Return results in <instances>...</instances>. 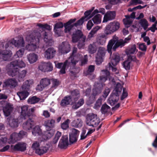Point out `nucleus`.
Returning <instances> with one entry per match:
<instances>
[{
	"mask_svg": "<svg viewBox=\"0 0 157 157\" xmlns=\"http://www.w3.org/2000/svg\"><path fill=\"white\" fill-rule=\"evenodd\" d=\"M26 145L25 143L20 142L14 146L11 145V147L15 151H23L26 150Z\"/></svg>",
	"mask_w": 157,
	"mask_h": 157,
	"instance_id": "aec40b11",
	"label": "nucleus"
},
{
	"mask_svg": "<svg viewBox=\"0 0 157 157\" xmlns=\"http://www.w3.org/2000/svg\"><path fill=\"white\" fill-rule=\"evenodd\" d=\"M113 59L111 61L112 64L114 66H116L120 61V59L118 54H113L112 56Z\"/></svg>",
	"mask_w": 157,
	"mask_h": 157,
	"instance_id": "f704fd0d",
	"label": "nucleus"
},
{
	"mask_svg": "<svg viewBox=\"0 0 157 157\" xmlns=\"http://www.w3.org/2000/svg\"><path fill=\"white\" fill-rule=\"evenodd\" d=\"M38 56L34 53H30L27 55V58L30 64L33 63L38 59Z\"/></svg>",
	"mask_w": 157,
	"mask_h": 157,
	"instance_id": "cd10ccee",
	"label": "nucleus"
},
{
	"mask_svg": "<svg viewBox=\"0 0 157 157\" xmlns=\"http://www.w3.org/2000/svg\"><path fill=\"white\" fill-rule=\"evenodd\" d=\"M27 72V71L25 70H22L20 72L18 71L17 78L19 81L21 82L23 81Z\"/></svg>",
	"mask_w": 157,
	"mask_h": 157,
	"instance_id": "ea45409f",
	"label": "nucleus"
},
{
	"mask_svg": "<svg viewBox=\"0 0 157 157\" xmlns=\"http://www.w3.org/2000/svg\"><path fill=\"white\" fill-rule=\"evenodd\" d=\"M56 51L52 48H48L44 52V56L48 59L52 58L55 55Z\"/></svg>",
	"mask_w": 157,
	"mask_h": 157,
	"instance_id": "5701e85b",
	"label": "nucleus"
},
{
	"mask_svg": "<svg viewBox=\"0 0 157 157\" xmlns=\"http://www.w3.org/2000/svg\"><path fill=\"white\" fill-rule=\"evenodd\" d=\"M76 20V19L75 18L71 19L64 24V27H65V33H70L71 30L72 29L73 26H74L77 27L78 25H82L84 21H86L84 17H82L76 23L72 25H71V24L75 22Z\"/></svg>",
	"mask_w": 157,
	"mask_h": 157,
	"instance_id": "1a4fd4ad",
	"label": "nucleus"
},
{
	"mask_svg": "<svg viewBox=\"0 0 157 157\" xmlns=\"http://www.w3.org/2000/svg\"><path fill=\"white\" fill-rule=\"evenodd\" d=\"M63 26V25L62 23L61 22H59L55 24L54 29H61V28H62Z\"/></svg>",
	"mask_w": 157,
	"mask_h": 157,
	"instance_id": "0e129e2a",
	"label": "nucleus"
},
{
	"mask_svg": "<svg viewBox=\"0 0 157 157\" xmlns=\"http://www.w3.org/2000/svg\"><path fill=\"white\" fill-rule=\"evenodd\" d=\"M19 140L17 133L14 132L10 135L8 140V143L9 144H13Z\"/></svg>",
	"mask_w": 157,
	"mask_h": 157,
	"instance_id": "7c9ffc66",
	"label": "nucleus"
},
{
	"mask_svg": "<svg viewBox=\"0 0 157 157\" xmlns=\"http://www.w3.org/2000/svg\"><path fill=\"white\" fill-rule=\"evenodd\" d=\"M88 61L87 56L86 55L84 56V58L82 60L81 65L82 66L86 63Z\"/></svg>",
	"mask_w": 157,
	"mask_h": 157,
	"instance_id": "338daca9",
	"label": "nucleus"
},
{
	"mask_svg": "<svg viewBox=\"0 0 157 157\" xmlns=\"http://www.w3.org/2000/svg\"><path fill=\"white\" fill-rule=\"evenodd\" d=\"M98 44V43L97 42L89 46L88 49L90 53L93 54L96 52Z\"/></svg>",
	"mask_w": 157,
	"mask_h": 157,
	"instance_id": "58836bf2",
	"label": "nucleus"
},
{
	"mask_svg": "<svg viewBox=\"0 0 157 157\" xmlns=\"http://www.w3.org/2000/svg\"><path fill=\"white\" fill-rule=\"evenodd\" d=\"M82 123V122L81 119H78L73 121L71 123V125L73 127L78 128L81 127Z\"/></svg>",
	"mask_w": 157,
	"mask_h": 157,
	"instance_id": "79ce46f5",
	"label": "nucleus"
},
{
	"mask_svg": "<svg viewBox=\"0 0 157 157\" xmlns=\"http://www.w3.org/2000/svg\"><path fill=\"white\" fill-rule=\"evenodd\" d=\"M78 137L73 136L72 135H69V141L70 143H73L77 141V138Z\"/></svg>",
	"mask_w": 157,
	"mask_h": 157,
	"instance_id": "bf43d9fd",
	"label": "nucleus"
},
{
	"mask_svg": "<svg viewBox=\"0 0 157 157\" xmlns=\"http://www.w3.org/2000/svg\"><path fill=\"white\" fill-rule=\"evenodd\" d=\"M68 145V137L67 135L63 136L60 140L58 146L61 148H65Z\"/></svg>",
	"mask_w": 157,
	"mask_h": 157,
	"instance_id": "393cba45",
	"label": "nucleus"
},
{
	"mask_svg": "<svg viewBox=\"0 0 157 157\" xmlns=\"http://www.w3.org/2000/svg\"><path fill=\"white\" fill-rule=\"evenodd\" d=\"M127 59L129 61H133L136 63H137L139 62V60L137 59L136 56H128Z\"/></svg>",
	"mask_w": 157,
	"mask_h": 157,
	"instance_id": "13d9d810",
	"label": "nucleus"
},
{
	"mask_svg": "<svg viewBox=\"0 0 157 157\" xmlns=\"http://www.w3.org/2000/svg\"><path fill=\"white\" fill-rule=\"evenodd\" d=\"M79 68H74L72 69H70V72L71 73V75L74 76L75 77V75L76 74L79 72Z\"/></svg>",
	"mask_w": 157,
	"mask_h": 157,
	"instance_id": "4d7b16f0",
	"label": "nucleus"
},
{
	"mask_svg": "<svg viewBox=\"0 0 157 157\" xmlns=\"http://www.w3.org/2000/svg\"><path fill=\"white\" fill-rule=\"evenodd\" d=\"M143 3V2L140 0H132L130 2V4L133 5H136L138 4H142Z\"/></svg>",
	"mask_w": 157,
	"mask_h": 157,
	"instance_id": "052dcab7",
	"label": "nucleus"
},
{
	"mask_svg": "<svg viewBox=\"0 0 157 157\" xmlns=\"http://www.w3.org/2000/svg\"><path fill=\"white\" fill-rule=\"evenodd\" d=\"M21 117L25 119L27 117L31 116L30 113H29L28 107L27 105H24L21 107Z\"/></svg>",
	"mask_w": 157,
	"mask_h": 157,
	"instance_id": "412c9836",
	"label": "nucleus"
},
{
	"mask_svg": "<svg viewBox=\"0 0 157 157\" xmlns=\"http://www.w3.org/2000/svg\"><path fill=\"white\" fill-rule=\"evenodd\" d=\"M140 24L144 30L147 29L148 26V23L146 19H141L140 21Z\"/></svg>",
	"mask_w": 157,
	"mask_h": 157,
	"instance_id": "49530a36",
	"label": "nucleus"
},
{
	"mask_svg": "<svg viewBox=\"0 0 157 157\" xmlns=\"http://www.w3.org/2000/svg\"><path fill=\"white\" fill-rule=\"evenodd\" d=\"M123 66L124 68L127 70L130 69L131 67V61H129L127 59L123 63Z\"/></svg>",
	"mask_w": 157,
	"mask_h": 157,
	"instance_id": "8fccbe9b",
	"label": "nucleus"
},
{
	"mask_svg": "<svg viewBox=\"0 0 157 157\" xmlns=\"http://www.w3.org/2000/svg\"><path fill=\"white\" fill-rule=\"evenodd\" d=\"M18 136L19 140H20L24 136H25L26 134V132L23 131H21L18 133H17Z\"/></svg>",
	"mask_w": 157,
	"mask_h": 157,
	"instance_id": "774afa93",
	"label": "nucleus"
},
{
	"mask_svg": "<svg viewBox=\"0 0 157 157\" xmlns=\"http://www.w3.org/2000/svg\"><path fill=\"white\" fill-rule=\"evenodd\" d=\"M25 52L24 48H21L17 51L14 55V58H21Z\"/></svg>",
	"mask_w": 157,
	"mask_h": 157,
	"instance_id": "de8ad7c7",
	"label": "nucleus"
},
{
	"mask_svg": "<svg viewBox=\"0 0 157 157\" xmlns=\"http://www.w3.org/2000/svg\"><path fill=\"white\" fill-rule=\"evenodd\" d=\"M54 31L56 35L57 36H61L62 35L63 31L61 29H54Z\"/></svg>",
	"mask_w": 157,
	"mask_h": 157,
	"instance_id": "680f3d73",
	"label": "nucleus"
},
{
	"mask_svg": "<svg viewBox=\"0 0 157 157\" xmlns=\"http://www.w3.org/2000/svg\"><path fill=\"white\" fill-rule=\"evenodd\" d=\"M11 66V63H10L7 66L6 70L7 74L12 77L18 75L19 69L16 67H12Z\"/></svg>",
	"mask_w": 157,
	"mask_h": 157,
	"instance_id": "dca6fc26",
	"label": "nucleus"
},
{
	"mask_svg": "<svg viewBox=\"0 0 157 157\" xmlns=\"http://www.w3.org/2000/svg\"><path fill=\"white\" fill-rule=\"evenodd\" d=\"M110 110V107L106 104L103 105L101 109L102 114H105Z\"/></svg>",
	"mask_w": 157,
	"mask_h": 157,
	"instance_id": "c03bdc74",
	"label": "nucleus"
},
{
	"mask_svg": "<svg viewBox=\"0 0 157 157\" xmlns=\"http://www.w3.org/2000/svg\"><path fill=\"white\" fill-rule=\"evenodd\" d=\"M79 131L73 128L72 130V132L70 134L73 136L78 137L79 134Z\"/></svg>",
	"mask_w": 157,
	"mask_h": 157,
	"instance_id": "69168bd1",
	"label": "nucleus"
},
{
	"mask_svg": "<svg viewBox=\"0 0 157 157\" xmlns=\"http://www.w3.org/2000/svg\"><path fill=\"white\" fill-rule=\"evenodd\" d=\"M138 50L136 49V45L134 44L128 46L126 50V52L127 55L134 54L137 52Z\"/></svg>",
	"mask_w": 157,
	"mask_h": 157,
	"instance_id": "2f4dec72",
	"label": "nucleus"
},
{
	"mask_svg": "<svg viewBox=\"0 0 157 157\" xmlns=\"http://www.w3.org/2000/svg\"><path fill=\"white\" fill-rule=\"evenodd\" d=\"M50 83V80L46 78H43L40 81V83L45 87L49 85Z\"/></svg>",
	"mask_w": 157,
	"mask_h": 157,
	"instance_id": "a18cd8bd",
	"label": "nucleus"
},
{
	"mask_svg": "<svg viewBox=\"0 0 157 157\" xmlns=\"http://www.w3.org/2000/svg\"><path fill=\"white\" fill-rule=\"evenodd\" d=\"M120 27V24L118 22H110L105 27V33L106 35L111 34L118 30Z\"/></svg>",
	"mask_w": 157,
	"mask_h": 157,
	"instance_id": "9d476101",
	"label": "nucleus"
},
{
	"mask_svg": "<svg viewBox=\"0 0 157 157\" xmlns=\"http://www.w3.org/2000/svg\"><path fill=\"white\" fill-rule=\"evenodd\" d=\"M106 50L103 47H99V65L102 63L104 60Z\"/></svg>",
	"mask_w": 157,
	"mask_h": 157,
	"instance_id": "c756f323",
	"label": "nucleus"
},
{
	"mask_svg": "<svg viewBox=\"0 0 157 157\" xmlns=\"http://www.w3.org/2000/svg\"><path fill=\"white\" fill-rule=\"evenodd\" d=\"M75 102L74 101L72 102V104L73 105L72 107L74 109H77L84 103V100L83 98L80 99L77 102Z\"/></svg>",
	"mask_w": 157,
	"mask_h": 157,
	"instance_id": "e433bc0d",
	"label": "nucleus"
},
{
	"mask_svg": "<svg viewBox=\"0 0 157 157\" xmlns=\"http://www.w3.org/2000/svg\"><path fill=\"white\" fill-rule=\"evenodd\" d=\"M40 100V98L34 96L30 97L28 100V102L29 104H34L38 102Z\"/></svg>",
	"mask_w": 157,
	"mask_h": 157,
	"instance_id": "a19ab883",
	"label": "nucleus"
},
{
	"mask_svg": "<svg viewBox=\"0 0 157 157\" xmlns=\"http://www.w3.org/2000/svg\"><path fill=\"white\" fill-rule=\"evenodd\" d=\"M17 85V82L14 78H9L5 80L3 84V88L10 87L11 88L15 87Z\"/></svg>",
	"mask_w": 157,
	"mask_h": 157,
	"instance_id": "f3484780",
	"label": "nucleus"
},
{
	"mask_svg": "<svg viewBox=\"0 0 157 157\" xmlns=\"http://www.w3.org/2000/svg\"><path fill=\"white\" fill-rule=\"evenodd\" d=\"M61 136V133L59 132H58L56 134V135L54 138L52 142L54 144H56L58 141L60 137Z\"/></svg>",
	"mask_w": 157,
	"mask_h": 157,
	"instance_id": "864d4df0",
	"label": "nucleus"
},
{
	"mask_svg": "<svg viewBox=\"0 0 157 157\" xmlns=\"http://www.w3.org/2000/svg\"><path fill=\"white\" fill-rule=\"evenodd\" d=\"M52 63L50 62H42L39 65L38 69L43 72H50L53 70Z\"/></svg>",
	"mask_w": 157,
	"mask_h": 157,
	"instance_id": "4468645a",
	"label": "nucleus"
},
{
	"mask_svg": "<svg viewBox=\"0 0 157 157\" xmlns=\"http://www.w3.org/2000/svg\"><path fill=\"white\" fill-rule=\"evenodd\" d=\"M106 35L103 34L99 36V44L102 45L105 43L106 39Z\"/></svg>",
	"mask_w": 157,
	"mask_h": 157,
	"instance_id": "09e8293b",
	"label": "nucleus"
},
{
	"mask_svg": "<svg viewBox=\"0 0 157 157\" xmlns=\"http://www.w3.org/2000/svg\"><path fill=\"white\" fill-rule=\"evenodd\" d=\"M122 86L120 83L116 85L114 89L108 100V102L111 106L114 105L117 102L119 99L120 94L121 92Z\"/></svg>",
	"mask_w": 157,
	"mask_h": 157,
	"instance_id": "39448f33",
	"label": "nucleus"
},
{
	"mask_svg": "<svg viewBox=\"0 0 157 157\" xmlns=\"http://www.w3.org/2000/svg\"><path fill=\"white\" fill-rule=\"evenodd\" d=\"M55 123V121L53 119L48 120L45 121L44 124L46 128H52L54 126Z\"/></svg>",
	"mask_w": 157,
	"mask_h": 157,
	"instance_id": "37998d69",
	"label": "nucleus"
},
{
	"mask_svg": "<svg viewBox=\"0 0 157 157\" xmlns=\"http://www.w3.org/2000/svg\"><path fill=\"white\" fill-rule=\"evenodd\" d=\"M118 37L114 36L113 39L110 40L107 45V51L109 53H112V48L113 51H115L118 47L122 48L125 45V42L122 39L118 40Z\"/></svg>",
	"mask_w": 157,
	"mask_h": 157,
	"instance_id": "423d86ee",
	"label": "nucleus"
},
{
	"mask_svg": "<svg viewBox=\"0 0 157 157\" xmlns=\"http://www.w3.org/2000/svg\"><path fill=\"white\" fill-rule=\"evenodd\" d=\"M95 7H93L91 9L86 11L84 13V17H83L85 19V21H87L88 20L91 18L92 17L96 14L98 13V10L97 9L95 10L91 14L92 12L94 10Z\"/></svg>",
	"mask_w": 157,
	"mask_h": 157,
	"instance_id": "a211bd4d",
	"label": "nucleus"
},
{
	"mask_svg": "<svg viewBox=\"0 0 157 157\" xmlns=\"http://www.w3.org/2000/svg\"><path fill=\"white\" fill-rule=\"evenodd\" d=\"M54 132L53 130L50 129L49 130L43 133H42L41 137L42 140L44 142L49 139L50 138L54 135Z\"/></svg>",
	"mask_w": 157,
	"mask_h": 157,
	"instance_id": "4be33fe9",
	"label": "nucleus"
},
{
	"mask_svg": "<svg viewBox=\"0 0 157 157\" xmlns=\"http://www.w3.org/2000/svg\"><path fill=\"white\" fill-rule=\"evenodd\" d=\"M1 106L3 108V110L5 116H9L13 110V106L10 103H6V101H2L0 102V106Z\"/></svg>",
	"mask_w": 157,
	"mask_h": 157,
	"instance_id": "ddd939ff",
	"label": "nucleus"
},
{
	"mask_svg": "<svg viewBox=\"0 0 157 157\" xmlns=\"http://www.w3.org/2000/svg\"><path fill=\"white\" fill-rule=\"evenodd\" d=\"M32 134L34 136H39L40 137L42 132L41 129L38 126H36L33 128L32 131Z\"/></svg>",
	"mask_w": 157,
	"mask_h": 157,
	"instance_id": "4c0bfd02",
	"label": "nucleus"
},
{
	"mask_svg": "<svg viewBox=\"0 0 157 157\" xmlns=\"http://www.w3.org/2000/svg\"><path fill=\"white\" fill-rule=\"evenodd\" d=\"M12 44L15 47L22 48L24 47L25 41L23 38L19 36L15 37L9 41L6 44L5 47H4L2 43H0V61L7 60L12 55L11 51L6 49L10 44Z\"/></svg>",
	"mask_w": 157,
	"mask_h": 157,
	"instance_id": "f257e3e1",
	"label": "nucleus"
},
{
	"mask_svg": "<svg viewBox=\"0 0 157 157\" xmlns=\"http://www.w3.org/2000/svg\"><path fill=\"white\" fill-rule=\"evenodd\" d=\"M72 101L71 98L70 96H67L65 97L64 98L62 99L60 103V105L63 106H65L67 105L72 104Z\"/></svg>",
	"mask_w": 157,
	"mask_h": 157,
	"instance_id": "72a5a7b5",
	"label": "nucleus"
},
{
	"mask_svg": "<svg viewBox=\"0 0 157 157\" xmlns=\"http://www.w3.org/2000/svg\"><path fill=\"white\" fill-rule=\"evenodd\" d=\"M70 120L67 119L61 124V128L63 129L66 130L69 127V124Z\"/></svg>",
	"mask_w": 157,
	"mask_h": 157,
	"instance_id": "3c124183",
	"label": "nucleus"
},
{
	"mask_svg": "<svg viewBox=\"0 0 157 157\" xmlns=\"http://www.w3.org/2000/svg\"><path fill=\"white\" fill-rule=\"evenodd\" d=\"M6 122L7 124L12 128L17 127L18 126V120L17 119H14L12 117L8 118Z\"/></svg>",
	"mask_w": 157,
	"mask_h": 157,
	"instance_id": "a878e982",
	"label": "nucleus"
},
{
	"mask_svg": "<svg viewBox=\"0 0 157 157\" xmlns=\"http://www.w3.org/2000/svg\"><path fill=\"white\" fill-rule=\"evenodd\" d=\"M103 75L100 76L99 82V93L101 92L103 87L105 86L104 82L108 79L110 75V73L108 70L102 71Z\"/></svg>",
	"mask_w": 157,
	"mask_h": 157,
	"instance_id": "f8f14e48",
	"label": "nucleus"
},
{
	"mask_svg": "<svg viewBox=\"0 0 157 157\" xmlns=\"http://www.w3.org/2000/svg\"><path fill=\"white\" fill-rule=\"evenodd\" d=\"M86 39V36H83L81 31L78 30L73 33L72 37V41L73 42L75 43L78 41V47L79 48H81L84 46Z\"/></svg>",
	"mask_w": 157,
	"mask_h": 157,
	"instance_id": "6e6552de",
	"label": "nucleus"
},
{
	"mask_svg": "<svg viewBox=\"0 0 157 157\" xmlns=\"http://www.w3.org/2000/svg\"><path fill=\"white\" fill-rule=\"evenodd\" d=\"M37 26L39 27L40 31H35L34 32H35L36 35H37L42 39L43 38L47 47L52 46L53 41L52 39L51 33L50 32L47 33L45 31V29L51 30L52 29L51 26L47 24L43 25L40 24H38Z\"/></svg>",
	"mask_w": 157,
	"mask_h": 157,
	"instance_id": "7ed1b4c3",
	"label": "nucleus"
},
{
	"mask_svg": "<svg viewBox=\"0 0 157 157\" xmlns=\"http://www.w3.org/2000/svg\"><path fill=\"white\" fill-rule=\"evenodd\" d=\"M97 120V115L92 113L87 115L86 117V124L89 126L96 127L98 125Z\"/></svg>",
	"mask_w": 157,
	"mask_h": 157,
	"instance_id": "9b49d317",
	"label": "nucleus"
},
{
	"mask_svg": "<svg viewBox=\"0 0 157 157\" xmlns=\"http://www.w3.org/2000/svg\"><path fill=\"white\" fill-rule=\"evenodd\" d=\"M94 70V66L92 65H90L88 67V70L84 72L85 75H87L91 74V73L93 72Z\"/></svg>",
	"mask_w": 157,
	"mask_h": 157,
	"instance_id": "603ef678",
	"label": "nucleus"
},
{
	"mask_svg": "<svg viewBox=\"0 0 157 157\" xmlns=\"http://www.w3.org/2000/svg\"><path fill=\"white\" fill-rule=\"evenodd\" d=\"M45 142H44L41 138L39 137V139L37 141H34L32 146V148L36 151L41 145L45 144Z\"/></svg>",
	"mask_w": 157,
	"mask_h": 157,
	"instance_id": "c85d7f7f",
	"label": "nucleus"
},
{
	"mask_svg": "<svg viewBox=\"0 0 157 157\" xmlns=\"http://www.w3.org/2000/svg\"><path fill=\"white\" fill-rule=\"evenodd\" d=\"M33 83L32 80L26 81L22 86V90L17 93V94L20 98V100H25L29 95L28 91L30 85Z\"/></svg>",
	"mask_w": 157,
	"mask_h": 157,
	"instance_id": "0eeeda50",
	"label": "nucleus"
},
{
	"mask_svg": "<svg viewBox=\"0 0 157 157\" xmlns=\"http://www.w3.org/2000/svg\"><path fill=\"white\" fill-rule=\"evenodd\" d=\"M12 66L15 67L17 68H22L25 67L26 64L22 60H18L13 61L10 63Z\"/></svg>",
	"mask_w": 157,
	"mask_h": 157,
	"instance_id": "bb28decb",
	"label": "nucleus"
},
{
	"mask_svg": "<svg viewBox=\"0 0 157 157\" xmlns=\"http://www.w3.org/2000/svg\"><path fill=\"white\" fill-rule=\"evenodd\" d=\"M49 148L47 146L41 145L38 149H36V152L39 155H41L46 153Z\"/></svg>",
	"mask_w": 157,
	"mask_h": 157,
	"instance_id": "473e14b6",
	"label": "nucleus"
},
{
	"mask_svg": "<svg viewBox=\"0 0 157 157\" xmlns=\"http://www.w3.org/2000/svg\"><path fill=\"white\" fill-rule=\"evenodd\" d=\"M98 84V83H95L94 86V88L93 89V96L95 98V97L98 94V88L97 87V85Z\"/></svg>",
	"mask_w": 157,
	"mask_h": 157,
	"instance_id": "6e6d98bb",
	"label": "nucleus"
},
{
	"mask_svg": "<svg viewBox=\"0 0 157 157\" xmlns=\"http://www.w3.org/2000/svg\"><path fill=\"white\" fill-rule=\"evenodd\" d=\"M70 50V45L67 41L63 42L59 46V51L62 54H66Z\"/></svg>",
	"mask_w": 157,
	"mask_h": 157,
	"instance_id": "2eb2a0df",
	"label": "nucleus"
},
{
	"mask_svg": "<svg viewBox=\"0 0 157 157\" xmlns=\"http://www.w3.org/2000/svg\"><path fill=\"white\" fill-rule=\"evenodd\" d=\"M116 16L115 11H109L104 15L103 23L107 22L108 21L114 19Z\"/></svg>",
	"mask_w": 157,
	"mask_h": 157,
	"instance_id": "6ab92c4d",
	"label": "nucleus"
},
{
	"mask_svg": "<svg viewBox=\"0 0 157 157\" xmlns=\"http://www.w3.org/2000/svg\"><path fill=\"white\" fill-rule=\"evenodd\" d=\"M147 48V47L144 43L140 44L139 45V49L143 51H146Z\"/></svg>",
	"mask_w": 157,
	"mask_h": 157,
	"instance_id": "e2e57ef3",
	"label": "nucleus"
},
{
	"mask_svg": "<svg viewBox=\"0 0 157 157\" xmlns=\"http://www.w3.org/2000/svg\"><path fill=\"white\" fill-rule=\"evenodd\" d=\"M71 98L72 101H77L80 97L79 92L77 90L72 91L71 92Z\"/></svg>",
	"mask_w": 157,
	"mask_h": 157,
	"instance_id": "c9c22d12",
	"label": "nucleus"
},
{
	"mask_svg": "<svg viewBox=\"0 0 157 157\" xmlns=\"http://www.w3.org/2000/svg\"><path fill=\"white\" fill-rule=\"evenodd\" d=\"M35 32H32L31 34L27 35L25 37L26 41L28 44L25 47L26 50L28 51H34L39 47V43L41 40L40 37L36 35Z\"/></svg>",
	"mask_w": 157,
	"mask_h": 157,
	"instance_id": "20e7f679",
	"label": "nucleus"
},
{
	"mask_svg": "<svg viewBox=\"0 0 157 157\" xmlns=\"http://www.w3.org/2000/svg\"><path fill=\"white\" fill-rule=\"evenodd\" d=\"M35 124L34 120L32 119L29 118L23 123L22 126L24 129L26 130H30Z\"/></svg>",
	"mask_w": 157,
	"mask_h": 157,
	"instance_id": "b1692460",
	"label": "nucleus"
},
{
	"mask_svg": "<svg viewBox=\"0 0 157 157\" xmlns=\"http://www.w3.org/2000/svg\"><path fill=\"white\" fill-rule=\"evenodd\" d=\"M98 30V26H96L95 28H94L91 31L88 37L89 38L92 37L94 34H95Z\"/></svg>",
	"mask_w": 157,
	"mask_h": 157,
	"instance_id": "5fc2aeb1",
	"label": "nucleus"
},
{
	"mask_svg": "<svg viewBox=\"0 0 157 157\" xmlns=\"http://www.w3.org/2000/svg\"><path fill=\"white\" fill-rule=\"evenodd\" d=\"M77 50V48L74 47L72 54L69 58L63 63H58L56 65V67L59 68H61L59 71L62 74L65 73V69L67 67H68L71 64L75 65L76 63L81 59L82 56L79 53H76Z\"/></svg>",
	"mask_w": 157,
	"mask_h": 157,
	"instance_id": "f03ea898",
	"label": "nucleus"
}]
</instances>
